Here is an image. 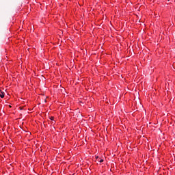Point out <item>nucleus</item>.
Segmentation results:
<instances>
[{
    "mask_svg": "<svg viewBox=\"0 0 175 175\" xmlns=\"http://www.w3.org/2000/svg\"><path fill=\"white\" fill-rule=\"evenodd\" d=\"M96 159H98V157H96Z\"/></svg>",
    "mask_w": 175,
    "mask_h": 175,
    "instance_id": "4",
    "label": "nucleus"
},
{
    "mask_svg": "<svg viewBox=\"0 0 175 175\" xmlns=\"http://www.w3.org/2000/svg\"><path fill=\"white\" fill-rule=\"evenodd\" d=\"M99 162H100V163H102V162H103V159H100V160L99 161Z\"/></svg>",
    "mask_w": 175,
    "mask_h": 175,
    "instance_id": "2",
    "label": "nucleus"
},
{
    "mask_svg": "<svg viewBox=\"0 0 175 175\" xmlns=\"http://www.w3.org/2000/svg\"><path fill=\"white\" fill-rule=\"evenodd\" d=\"M0 97H1V98H5V92H1L0 93Z\"/></svg>",
    "mask_w": 175,
    "mask_h": 175,
    "instance_id": "1",
    "label": "nucleus"
},
{
    "mask_svg": "<svg viewBox=\"0 0 175 175\" xmlns=\"http://www.w3.org/2000/svg\"><path fill=\"white\" fill-rule=\"evenodd\" d=\"M51 120L52 121H53V120H54V117H51Z\"/></svg>",
    "mask_w": 175,
    "mask_h": 175,
    "instance_id": "3",
    "label": "nucleus"
}]
</instances>
